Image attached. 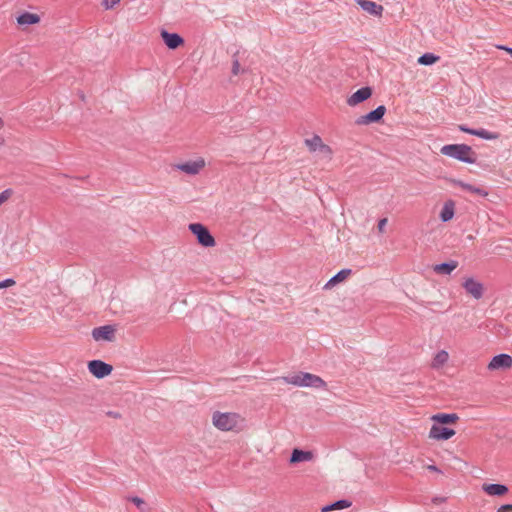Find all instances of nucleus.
Segmentation results:
<instances>
[{
    "label": "nucleus",
    "mask_w": 512,
    "mask_h": 512,
    "mask_svg": "<svg viewBox=\"0 0 512 512\" xmlns=\"http://www.w3.org/2000/svg\"><path fill=\"white\" fill-rule=\"evenodd\" d=\"M512 367V356L509 354H498L487 364V370L491 373H503Z\"/></svg>",
    "instance_id": "obj_6"
},
{
    "label": "nucleus",
    "mask_w": 512,
    "mask_h": 512,
    "mask_svg": "<svg viewBox=\"0 0 512 512\" xmlns=\"http://www.w3.org/2000/svg\"><path fill=\"white\" fill-rule=\"evenodd\" d=\"M365 12L370 15L381 17L383 13V6L370 0H354Z\"/></svg>",
    "instance_id": "obj_14"
},
{
    "label": "nucleus",
    "mask_w": 512,
    "mask_h": 512,
    "mask_svg": "<svg viewBox=\"0 0 512 512\" xmlns=\"http://www.w3.org/2000/svg\"><path fill=\"white\" fill-rule=\"evenodd\" d=\"M16 284V282L13 279H6L2 282H0V289L12 287Z\"/></svg>",
    "instance_id": "obj_31"
},
{
    "label": "nucleus",
    "mask_w": 512,
    "mask_h": 512,
    "mask_svg": "<svg viewBox=\"0 0 512 512\" xmlns=\"http://www.w3.org/2000/svg\"><path fill=\"white\" fill-rule=\"evenodd\" d=\"M206 166V161L202 157H198L194 160H189L176 165V168L188 175L199 174Z\"/></svg>",
    "instance_id": "obj_7"
},
{
    "label": "nucleus",
    "mask_w": 512,
    "mask_h": 512,
    "mask_svg": "<svg viewBox=\"0 0 512 512\" xmlns=\"http://www.w3.org/2000/svg\"><path fill=\"white\" fill-rule=\"evenodd\" d=\"M496 512H512V504L501 505Z\"/></svg>",
    "instance_id": "obj_33"
},
{
    "label": "nucleus",
    "mask_w": 512,
    "mask_h": 512,
    "mask_svg": "<svg viewBox=\"0 0 512 512\" xmlns=\"http://www.w3.org/2000/svg\"><path fill=\"white\" fill-rule=\"evenodd\" d=\"M387 223H388L387 218H382L378 221L377 229L380 234L385 233V227H386Z\"/></svg>",
    "instance_id": "obj_30"
},
{
    "label": "nucleus",
    "mask_w": 512,
    "mask_h": 512,
    "mask_svg": "<svg viewBox=\"0 0 512 512\" xmlns=\"http://www.w3.org/2000/svg\"><path fill=\"white\" fill-rule=\"evenodd\" d=\"M5 126V122L3 120V118L0 116V130H2Z\"/></svg>",
    "instance_id": "obj_38"
},
{
    "label": "nucleus",
    "mask_w": 512,
    "mask_h": 512,
    "mask_svg": "<svg viewBox=\"0 0 512 512\" xmlns=\"http://www.w3.org/2000/svg\"><path fill=\"white\" fill-rule=\"evenodd\" d=\"M283 381L298 387H312L317 389H325L327 384L319 376L308 372H299L289 377H284Z\"/></svg>",
    "instance_id": "obj_2"
},
{
    "label": "nucleus",
    "mask_w": 512,
    "mask_h": 512,
    "mask_svg": "<svg viewBox=\"0 0 512 512\" xmlns=\"http://www.w3.org/2000/svg\"><path fill=\"white\" fill-rule=\"evenodd\" d=\"M212 423L219 430L231 431L238 428L243 423V419L236 413L215 412L212 416Z\"/></svg>",
    "instance_id": "obj_3"
},
{
    "label": "nucleus",
    "mask_w": 512,
    "mask_h": 512,
    "mask_svg": "<svg viewBox=\"0 0 512 512\" xmlns=\"http://www.w3.org/2000/svg\"><path fill=\"white\" fill-rule=\"evenodd\" d=\"M189 230L196 236L197 241L204 247H214L216 241L209 230L201 223H191Z\"/></svg>",
    "instance_id": "obj_5"
},
{
    "label": "nucleus",
    "mask_w": 512,
    "mask_h": 512,
    "mask_svg": "<svg viewBox=\"0 0 512 512\" xmlns=\"http://www.w3.org/2000/svg\"><path fill=\"white\" fill-rule=\"evenodd\" d=\"M352 274L351 269H343L333 276L324 286V289L329 290L335 287L337 284L346 281Z\"/></svg>",
    "instance_id": "obj_19"
},
{
    "label": "nucleus",
    "mask_w": 512,
    "mask_h": 512,
    "mask_svg": "<svg viewBox=\"0 0 512 512\" xmlns=\"http://www.w3.org/2000/svg\"><path fill=\"white\" fill-rule=\"evenodd\" d=\"M440 152L445 156H449L469 164L475 163L477 159L476 153L466 144L444 145Z\"/></svg>",
    "instance_id": "obj_1"
},
{
    "label": "nucleus",
    "mask_w": 512,
    "mask_h": 512,
    "mask_svg": "<svg viewBox=\"0 0 512 512\" xmlns=\"http://www.w3.org/2000/svg\"><path fill=\"white\" fill-rule=\"evenodd\" d=\"M481 489L488 496L494 497H503L509 492V489L506 485L494 483H483Z\"/></svg>",
    "instance_id": "obj_13"
},
{
    "label": "nucleus",
    "mask_w": 512,
    "mask_h": 512,
    "mask_svg": "<svg viewBox=\"0 0 512 512\" xmlns=\"http://www.w3.org/2000/svg\"><path fill=\"white\" fill-rule=\"evenodd\" d=\"M87 367L89 372L98 379L109 376L113 371L112 365L107 364L101 360L89 361Z\"/></svg>",
    "instance_id": "obj_8"
},
{
    "label": "nucleus",
    "mask_w": 512,
    "mask_h": 512,
    "mask_svg": "<svg viewBox=\"0 0 512 512\" xmlns=\"http://www.w3.org/2000/svg\"><path fill=\"white\" fill-rule=\"evenodd\" d=\"M458 128L465 133L480 137L485 140H496L499 138V134L495 132H490L485 129H470L464 125H459Z\"/></svg>",
    "instance_id": "obj_16"
},
{
    "label": "nucleus",
    "mask_w": 512,
    "mask_h": 512,
    "mask_svg": "<svg viewBox=\"0 0 512 512\" xmlns=\"http://www.w3.org/2000/svg\"><path fill=\"white\" fill-rule=\"evenodd\" d=\"M40 22L38 14L25 12L17 17V23L19 25H35Z\"/></svg>",
    "instance_id": "obj_24"
},
{
    "label": "nucleus",
    "mask_w": 512,
    "mask_h": 512,
    "mask_svg": "<svg viewBox=\"0 0 512 512\" xmlns=\"http://www.w3.org/2000/svg\"><path fill=\"white\" fill-rule=\"evenodd\" d=\"M461 286L465 293L475 300L482 299L486 291L484 284L472 276L463 277Z\"/></svg>",
    "instance_id": "obj_4"
},
{
    "label": "nucleus",
    "mask_w": 512,
    "mask_h": 512,
    "mask_svg": "<svg viewBox=\"0 0 512 512\" xmlns=\"http://www.w3.org/2000/svg\"><path fill=\"white\" fill-rule=\"evenodd\" d=\"M385 113H386V107L381 105V106H378L375 110L358 117L356 119L355 123L357 125H369L372 123H377L383 118Z\"/></svg>",
    "instance_id": "obj_9"
},
{
    "label": "nucleus",
    "mask_w": 512,
    "mask_h": 512,
    "mask_svg": "<svg viewBox=\"0 0 512 512\" xmlns=\"http://www.w3.org/2000/svg\"><path fill=\"white\" fill-rule=\"evenodd\" d=\"M456 204L453 200L449 199L443 203L439 217L442 222H448L453 219L455 215Z\"/></svg>",
    "instance_id": "obj_18"
},
{
    "label": "nucleus",
    "mask_w": 512,
    "mask_h": 512,
    "mask_svg": "<svg viewBox=\"0 0 512 512\" xmlns=\"http://www.w3.org/2000/svg\"><path fill=\"white\" fill-rule=\"evenodd\" d=\"M350 506V502L346 501V500H340V501H337L331 505H328V506H325L322 508V512H329V511H333V510H341V509H345V508H348Z\"/></svg>",
    "instance_id": "obj_26"
},
{
    "label": "nucleus",
    "mask_w": 512,
    "mask_h": 512,
    "mask_svg": "<svg viewBox=\"0 0 512 512\" xmlns=\"http://www.w3.org/2000/svg\"><path fill=\"white\" fill-rule=\"evenodd\" d=\"M372 96V89L370 87H363L347 98V104L350 107H354Z\"/></svg>",
    "instance_id": "obj_12"
},
{
    "label": "nucleus",
    "mask_w": 512,
    "mask_h": 512,
    "mask_svg": "<svg viewBox=\"0 0 512 512\" xmlns=\"http://www.w3.org/2000/svg\"><path fill=\"white\" fill-rule=\"evenodd\" d=\"M313 458V454L310 451H302L294 449L290 458V463L295 464L304 461H310Z\"/></svg>",
    "instance_id": "obj_23"
},
{
    "label": "nucleus",
    "mask_w": 512,
    "mask_h": 512,
    "mask_svg": "<svg viewBox=\"0 0 512 512\" xmlns=\"http://www.w3.org/2000/svg\"><path fill=\"white\" fill-rule=\"evenodd\" d=\"M427 469L431 472H440V470L435 465H428Z\"/></svg>",
    "instance_id": "obj_37"
},
{
    "label": "nucleus",
    "mask_w": 512,
    "mask_h": 512,
    "mask_svg": "<svg viewBox=\"0 0 512 512\" xmlns=\"http://www.w3.org/2000/svg\"><path fill=\"white\" fill-rule=\"evenodd\" d=\"M307 146L312 151H317L323 144L322 139L319 136H314L312 139L306 140Z\"/></svg>",
    "instance_id": "obj_27"
},
{
    "label": "nucleus",
    "mask_w": 512,
    "mask_h": 512,
    "mask_svg": "<svg viewBox=\"0 0 512 512\" xmlns=\"http://www.w3.org/2000/svg\"><path fill=\"white\" fill-rule=\"evenodd\" d=\"M450 182L452 185L457 186V187H459L463 190H466L470 193L477 194L482 197L488 196V191H486L485 189H483L481 187H476V186H473L471 184L465 183V182H463L461 180H457V179H452V180H450Z\"/></svg>",
    "instance_id": "obj_17"
},
{
    "label": "nucleus",
    "mask_w": 512,
    "mask_h": 512,
    "mask_svg": "<svg viewBox=\"0 0 512 512\" xmlns=\"http://www.w3.org/2000/svg\"><path fill=\"white\" fill-rule=\"evenodd\" d=\"M232 72L234 75H237L240 72V63L238 60H235L233 62Z\"/></svg>",
    "instance_id": "obj_34"
},
{
    "label": "nucleus",
    "mask_w": 512,
    "mask_h": 512,
    "mask_svg": "<svg viewBox=\"0 0 512 512\" xmlns=\"http://www.w3.org/2000/svg\"><path fill=\"white\" fill-rule=\"evenodd\" d=\"M161 37L169 49H177L184 44V39L177 33L161 32Z\"/></svg>",
    "instance_id": "obj_15"
},
{
    "label": "nucleus",
    "mask_w": 512,
    "mask_h": 512,
    "mask_svg": "<svg viewBox=\"0 0 512 512\" xmlns=\"http://www.w3.org/2000/svg\"><path fill=\"white\" fill-rule=\"evenodd\" d=\"M496 47L500 50L506 51L507 53H509L512 56V48H509V47H506L503 45H497Z\"/></svg>",
    "instance_id": "obj_36"
},
{
    "label": "nucleus",
    "mask_w": 512,
    "mask_h": 512,
    "mask_svg": "<svg viewBox=\"0 0 512 512\" xmlns=\"http://www.w3.org/2000/svg\"><path fill=\"white\" fill-rule=\"evenodd\" d=\"M431 420L435 422V424L439 425H447V424H455L459 420V416L455 413L447 414V413H438L431 416Z\"/></svg>",
    "instance_id": "obj_21"
},
{
    "label": "nucleus",
    "mask_w": 512,
    "mask_h": 512,
    "mask_svg": "<svg viewBox=\"0 0 512 512\" xmlns=\"http://www.w3.org/2000/svg\"><path fill=\"white\" fill-rule=\"evenodd\" d=\"M455 430L443 427L437 424H433L429 431V438L434 440H448L455 435Z\"/></svg>",
    "instance_id": "obj_11"
},
{
    "label": "nucleus",
    "mask_w": 512,
    "mask_h": 512,
    "mask_svg": "<svg viewBox=\"0 0 512 512\" xmlns=\"http://www.w3.org/2000/svg\"><path fill=\"white\" fill-rule=\"evenodd\" d=\"M120 3V0H104L102 5L105 9H112Z\"/></svg>",
    "instance_id": "obj_29"
},
{
    "label": "nucleus",
    "mask_w": 512,
    "mask_h": 512,
    "mask_svg": "<svg viewBox=\"0 0 512 512\" xmlns=\"http://www.w3.org/2000/svg\"><path fill=\"white\" fill-rule=\"evenodd\" d=\"M13 195V191L11 189H6L0 193V206L5 204Z\"/></svg>",
    "instance_id": "obj_28"
},
{
    "label": "nucleus",
    "mask_w": 512,
    "mask_h": 512,
    "mask_svg": "<svg viewBox=\"0 0 512 512\" xmlns=\"http://www.w3.org/2000/svg\"><path fill=\"white\" fill-rule=\"evenodd\" d=\"M131 501L139 508L144 504V501L139 497H134Z\"/></svg>",
    "instance_id": "obj_35"
},
{
    "label": "nucleus",
    "mask_w": 512,
    "mask_h": 512,
    "mask_svg": "<svg viewBox=\"0 0 512 512\" xmlns=\"http://www.w3.org/2000/svg\"><path fill=\"white\" fill-rule=\"evenodd\" d=\"M457 267L458 262L451 260L446 263L436 264L432 267V269L438 275H450Z\"/></svg>",
    "instance_id": "obj_22"
},
{
    "label": "nucleus",
    "mask_w": 512,
    "mask_h": 512,
    "mask_svg": "<svg viewBox=\"0 0 512 512\" xmlns=\"http://www.w3.org/2000/svg\"><path fill=\"white\" fill-rule=\"evenodd\" d=\"M449 359L450 355L446 350H439L432 358L431 367L436 370L441 369L447 365Z\"/></svg>",
    "instance_id": "obj_20"
},
{
    "label": "nucleus",
    "mask_w": 512,
    "mask_h": 512,
    "mask_svg": "<svg viewBox=\"0 0 512 512\" xmlns=\"http://www.w3.org/2000/svg\"><path fill=\"white\" fill-rule=\"evenodd\" d=\"M439 56L432 53H425L418 58V63L421 65H432L439 61Z\"/></svg>",
    "instance_id": "obj_25"
},
{
    "label": "nucleus",
    "mask_w": 512,
    "mask_h": 512,
    "mask_svg": "<svg viewBox=\"0 0 512 512\" xmlns=\"http://www.w3.org/2000/svg\"><path fill=\"white\" fill-rule=\"evenodd\" d=\"M116 328L113 325H105L94 328L92 336L95 341H113L115 339Z\"/></svg>",
    "instance_id": "obj_10"
},
{
    "label": "nucleus",
    "mask_w": 512,
    "mask_h": 512,
    "mask_svg": "<svg viewBox=\"0 0 512 512\" xmlns=\"http://www.w3.org/2000/svg\"><path fill=\"white\" fill-rule=\"evenodd\" d=\"M318 151H320L321 153H323L324 155H327V156L332 155V149L330 148V146L326 145L325 143L322 144V146L320 147V149Z\"/></svg>",
    "instance_id": "obj_32"
}]
</instances>
